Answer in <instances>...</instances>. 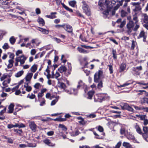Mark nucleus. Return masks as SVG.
Returning a JSON list of instances; mask_svg holds the SVG:
<instances>
[{
    "label": "nucleus",
    "instance_id": "1",
    "mask_svg": "<svg viewBox=\"0 0 148 148\" xmlns=\"http://www.w3.org/2000/svg\"><path fill=\"white\" fill-rule=\"evenodd\" d=\"M40 43V42L37 39H32L31 42L27 43V44L23 43L21 45V47H25L26 48H29V49L35 47V45L38 46Z\"/></svg>",
    "mask_w": 148,
    "mask_h": 148
},
{
    "label": "nucleus",
    "instance_id": "2",
    "mask_svg": "<svg viewBox=\"0 0 148 148\" xmlns=\"http://www.w3.org/2000/svg\"><path fill=\"white\" fill-rule=\"evenodd\" d=\"M10 76L6 74H4L0 77L1 81H3L2 84L4 88L8 86V84L10 83L11 79Z\"/></svg>",
    "mask_w": 148,
    "mask_h": 148
},
{
    "label": "nucleus",
    "instance_id": "3",
    "mask_svg": "<svg viewBox=\"0 0 148 148\" xmlns=\"http://www.w3.org/2000/svg\"><path fill=\"white\" fill-rule=\"evenodd\" d=\"M108 0H106L105 1V4L107 5V7L108 8V9L103 12V14L105 15L106 16H107L109 14V11L113 6V5L111 4V3H112V2H110L109 1H108ZM115 3V2L114 1H112V3L113 4H114Z\"/></svg>",
    "mask_w": 148,
    "mask_h": 148
},
{
    "label": "nucleus",
    "instance_id": "4",
    "mask_svg": "<svg viewBox=\"0 0 148 148\" xmlns=\"http://www.w3.org/2000/svg\"><path fill=\"white\" fill-rule=\"evenodd\" d=\"M83 5L82 6V9L84 12L88 16L90 15V11L88 5L85 1L82 2Z\"/></svg>",
    "mask_w": 148,
    "mask_h": 148
},
{
    "label": "nucleus",
    "instance_id": "5",
    "mask_svg": "<svg viewBox=\"0 0 148 148\" xmlns=\"http://www.w3.org/2000/svg\"><path fill=\"white\" fill-rule=\"evenodd\" d=\"M105 95L103 94H96L94 97V100L95 101L101 102L102 101L105 99Z\"/></svg>",
    "mask_w": 148,
    "mask_h": 148
},
{
    "label": "nucleus",
    "instance_id": "6",
    "mask_svg": "<svg viewBox=\"0 0 148 148\" xmlns=\"http://www.w3.org/2000/svg\"><path fill=\"white\" fill-rule=\"evenodd\" d=\"M103 72L101 70H99L95 74L94 76V81L95 82H98L100 77L102 76Z\"/></svg>",
    "mask_w": 148,
    "mask_h": 148
},
{
    "label": "nucleus",
    "instance_id": "7",
    "mask_svg": "<svg viewBox=\"0 0 148 148\" xmlns=\"http://www.w3.org/2000/svg\"><path fill=\"white\" fill-rule=\"evenodd\" d=\"M120 106L123 110L126 109L131 112H134V109L131 107L127 103H121Z\"/></svg>",
    "mask_w": 148,
    "mask_h": 148
},
{
    "label": "nucleus",
    "instance_id": "8",
    "mask_svg": "<svg viewBox=\"0 0 148 148\" xmlns=\"http://www.w3.org/2000/svg\"><path fill=\"white\" fill-rule=\"evenodd\" d=\"M16 58L17 59L16 60H18L20 62V65L23 64L27 59V58L23 55L16 57Z\"/></svg>",
    "mask_w": 148,
    "mask_h": 148
},
{
    "label": "nucleus",
    "instance_id": "9",
    "mask_svg": "<svg viewBox=\"0 0 148 148\" xmlns=\"http://www.w3.org/2000/svg\"><path fill=\"white\" fill-rule=\"evenodd\" d=\"M134 23L132 21H130L127 25V28L129 30V32H131L133 29Z\"/></svg>",
    "mask_w": 148,
    "mask_h": 148
},
{
    "label": "nucleus",
    "instance_id": "10",
    "mask_svg": "<svg viewBox=\"0 0 148 148\" xmlns=\"http://www.w3.org/2000/svg\"><path fill=\"white\" fill-rule=\"evenodd\" d=\"M21 148H24L27 147H35L36 146V145L35 144L28 143L27 144H21L19 145Z\"/></svg>",
    "mask_w": 148,
    "mask_h": 148
},
{
    "label": "nucleus",
    "instance_id": "11",
    "mask_svg": "<svg viewBox=\"0 0 148 148\" xmlns=\"http://www.w3.org/2000/svg\"><path fill=\"white\" fill-rule=\"evenodd\" d=\"M29 126L33 131L35 132L36 129V125L34 121H32L29 122Z\"/></svg>",
    "mask_w": 148,
    "mask_h": 148
},
{
    "label": "nucleus",
    "instance_id": "12",
    "mask_svg": "<svg viewBox=\"0 0 148 148\" xmlns=\"http://www.w3.org/2000/svg\"><path fill=\"white\" fill-rule=\"evenodd\" d=\"M64 91L65 92L69 94H74L75 95L77 93V90L74 88L71 89H65Z\"/></svg>",
    "mask_w": 148,
    "mask_h": 148
},
{
    "label": "nucleus",
    "instance_id": "13",
    "mask_svg": "<svg viewBox=\"0 0 148 148\" xmlns=\"http://www.w3.org/2000/svg\"><path fill=\"white\" fill-rule=\"evenodd\" d=\"M147 36V35L146 33L143 31H141L140 33L138 38H143V41L144 42L146 41V38Z\"/></svg>",
    "mask_w": 148,
    "mask_h": 148
},
{
    "label": "nucleus",
    "instance_id": "14",
    "mask_svg": "<svg viewBox=\"0 0 148 148\" xmlns=\"http://www.w3.org/2000/svg\"><path fill=\"white\" fill-rule=\"evenodd\" d=\"M43 141L44 143L49 146L53 147L55 145L54 143H51L50 140L47 138L43 140Z\"/></svg>",
    "mask_w": 148,
    "mask_h": 148
},
{
    "label": "nucleus",
    "instance_id": "15",
    "mask_svg": "<svg viewBox=\"0 0 148 148\" xmlns=\"http://www.w3.org/2000/svg\"><path fill=\"white\" fill-rule=\"evenodd\" d=\"M63 28L68 32H71L72 31V27L69 25H64Z\"/></svg>",
    "mask_w": 148,
    "mask_h": 148
},
{
    "label": "nucleus",
    "instance_id": "16",
    "mask_svg": "<svg viewBox=\"0 0 148 148\" xmlns=\"http://www.w3.org/2000/svg\"><path fill=\"white\" fill-rule=\"evenodd\" d=\"M58 87L61 89L64 90L66 88V86L64 83L62 82H58Z\"/></svg>",
    "mask_w": 148,
    "mask_h": 148
},
{
    "label": "nucleus",
    "instance_id": "17",
    "mask_svg": "<svg viewBox=\"0 0 148 148\" xmlns=\"http://www.w3.org/2000/svg\"><path fill=\"white\" fill-rule=\"evenodd\" d=\"M131 4L134 6H136L135 9L134 10V11L140 10H141V8L139 5V3L133 2Z\"/></svg>",
    "mask_w": 148,
    "mask_h": 148
},
{
    "label": "nucleus",
    "instance_id": "18",
    "mask_svg": "<svg viewBox=\"0 0 148 148\" xmlns=\"http://www.w3.org/2000/svg\"><path fill=\"white\" fill-rule=\"evenodd\" d=\"M122 145L124 148H134L132 145L127 142H124L122 144Z\"/></svg>",
    "mask_w": 148,
    "mask_h": 148
},
{
    "label": "nucleus",
    "instance_id": "19",
    "mask_svg": "<svg viewBox=\"0 0 148 148\" xmlns=\"http://www.w3.org/2000/svg\"><path fill=\"white\" fill-rule=\"evenodd\" d=\"M33 74L32 73L30 72L28 73L25 77V79L26 81H30L33 76Z\"/></svg>",
    "mask_w": 148,
    "mask_h": 148
},
{
    "label": "nucleus",
    "instance_id": "20",
    "mask_svg": "<svg viewBox=\"0 0 148 148\" xmlns=\"http://www.w3.org/2000/svg\"><path fill=\"white\" fill-rule=\"evenodd\" d=\"M142 17L143 21L145 23H148V15L146 14L143 13L142 14Z\"/></svg>",
    "mask_w": 148,
    "mask_h": 148
},
{
    "label": "nucleus",
    "instance_id": "21",
    "mask_svg": "<svg viewBox=\"0 0 148 148\" xmlns=\"http://www.w3.org/2000/svg\"><path fill=\"white\" fill-rule=\"evenodd\" d=\"M38 65L36 64H34L30 69V71L31 73H34L37 70L38 68Z\"/></svg>",
    "mask_w": 148,
    "mask_h": 148
},
{
    "label": "nucleus",
    "instance_id": "22",
    "mask_svg": "<svg viewBox=\"0 0 148 148\" xmlns=\"http://www.w3.org/2000/svg\"><path fill=\"white\" fill-rule=\"evenodd\" d=\"M38 29L43 34H47L49 33L48 30H47L45 29L39 27H38Z\"/></svg>",
    "mask_w": 148,
    "mask_h": 148
},
{
    "label": "nucleus",
    "instance_id": "23",
    "mask_svg": "<svg viewBox=\"0 0 148 148\" xmlns=\"http://www.w3.org/2000/svg\"><path fill=\"white\" fill-rule=\"evenodd\" d=\"M56 12H52L50 15H47L45 16L46 17L48 18L53 19L56 18V16L54 15L56 14Z\"/></svg>",
    "mask_w": 148,
    "mask_h": 148
},
{
    "label": "nucleus",
    "instance_id": "24",
    "mask_svg": "<svg viewBox=\"0 0 148 148\" xmlns=\"http://www.w3.org/2000/svg\"><path fill=\"white\" fill-rule=\"evenodd\" d=\"M53 72H52V78H55L57 79L58 82H59L60 81V79H58V77L60 76V75L59 73L58 72H56L55 74H53Z\"/></svg>",
    "mask_w": 148,
    "mask_h": 148
},
{
    "label": "nucleus",
    "instance_id": "25",
    "mask_svg": "<svg viewBox=\"0 0 148 148\" xmlns=\"http://www.w3.org/2000/svg\"><path fill=\"white\" fill-rule=\"evenodd\" d=\"M14 105L12 103L11 104L8 106V108L9 109L8 113H12L14 110Z\"/></svg>",
    "mask_w": 148,
    "mask_h": 148
},
{
    "label": "nucleus",
    "instance_id": "26",
    "mask_svg": "<svg viewBox=\"0 0 148 148\" xmlns=\"http://www.w3.org/2000/svg\"><path fill=\"white\" fill-rule=\"evenodd\" d=\"M29 37H26L25 38H21L20 39L19 42L18 43H20L21 42H23V43H25V44H26V43L29 41Z\"/></svg>",
    "mask_w": 148,
    "mask_h": 148
},
{
    "label": "nucleus",
    "instance_id": "27",
    "mask_svg": "<svg viewBox=\"0 0 148 148\" xmlns=\"http://www.w3.org/2000/svg\"><path fill=\"white\" fill-rule=\"evenodd\" d=\"M7 33V31L5 30H0V40L2 39L3 36L5 35Z\"/></svg>",
    "mask_w": 148,
    "mask_h": 148
},
{
    "label": "nucleus",
    "instance_id": "28",
    "mask_svg": "<svg viewBox=\"0 0 148 148\" xmlns=\"http://www.w3.org/2000/svg\"><path fill=\"white\" fill-rule=\"evenodd\" d=\"M14 62V60L12 59H10L8 60V64L7 65L8 68L10 69L12 67Z\"/></svg>",
    "mask_w": 148,
    "mask_h": 148
},
{
    "label": "nucleus",
    "instance_id": "29",
    "mask_svg": "<svg viewBox=\"0 0 148 148\" xmlns=\"http://www.w3.org/2000/svg\"><path fill=\"white\" fill-rule=\"evenodd\" d=\"M135 128L136 132L139 134H141L142 133V132L139 125L137 124H136L135 126Z\"/></svg>",
    "mask_w": 148,
    "mask_h": 148
},
{
    "label": "nucleus",
    "instance_id": "30",
    "mask_svg": "<svg viewBox=\"0 0 148 148\" xmlns=\"http://www.w3.org/2000/svg\"><path fill=\"white\" fill-rule=\"evenodd\" d=\"M95 93V92L93 90H91L88 93V96L87 98L88 99H92L93 95Z\"/></svg>",
    "mask_w": 148,
    "mask_h": 148
},
{
    "label": "nucleus",
    "instance_id": "31",
    "mask_svg": "<svg viewBox=\"0 0 148 148\" xmlns=\"http://www.w3.org/2000/svg\"><path fill=\"white\" fill-rule=\"evenodd\" d=\"M37 21L39 24L42 26H43L45 24V21L42 18H39Z\"/></svg>",
    "mask_w": 148,
    "mask_h": 148
},
{
    "label": "nucleus",
    "instance_id": "32",
    "mask_svg": "<svg viewBox=\"0 0 148 148\" xmlns=\"http://www.w3.org/2000/svg\"><path fill=\"white\" fill-rule=\"evenodd\" d=\"M66 68L64 66L60 67L58 69V71L61 73L66 72Z\"/></svg>",
    "mask_w": 148,
    "mask_h": 148
},
{
    "label": "nucleus",
    "instance_id": "33",
    "mask_svg": "<svg viewBox=\"0 0 148 148\" xmlns=\"http://www.w3.org/2000/svg\"><path fill=\"white\" fill-rule=\"evenodd\" d=\"M142 67L141 66H137L136 67H133L132 68V70L134 72H137V71H140L142 70Z\"/></svg>",
    "mask_w": 148,
    "mask_h": 148
},
{
    "label": "nucleus",
    "instance_id": "34",
    "mask_svg": "<svg viewBox=\"0 0 148 148\" xmlns=\"http://www.w3.org/2000/svg\"><path fill=\"white\" fill-rule=\"evenodd\" d=\"M24 88H25L27 92H29L32 90V88L31 86L28 85L27 83L24 85Z\"/></svg>",
    "mask_w": 148,
    "mask_h": 148
},
{
    "label": "nucleus",
    "instance_id": "35",
    "mask_svg": "<svg viewBox=\"0 0 148 148\" xmlns=\"http://www.w3.org/2000/svg\"><path fill=\"white\" fill-rule=\"evenodd\" d=\"M126 67V64H125L123 63L121 64L120 67V71L121 72L124 71Z\"/></svg>",
    "mask_w": 148,
    "mask_h": 148
},
{
    "label": "nucleus",
    "instance_id": "36",
    "mask_svg": "<svg viewBox=\"0 0 148 148\" xmlns=\"http://www.w3.org/2000/svg\"><path fill=\"white\" fill-rule=\"evenodd\" d=\"M79 133V132L78 130H76L75 132H70L71 135L72 136H75L78 135Z\"/></svg>",
    "mask_w": 148,
    "mask_h": 148
},
{
    "label": "nucleus",
    "instance_id": "37",
    "mask_svg": "<svg viewBox=\"0 0 148 148\" xmlns=\"http://www.w3.org/2000/svg\"><path fill=\"white\" fill-rule=\"evenodd\" d=\"M127 138L129 140H133L134 139V136L131 134L129 133L127 135Z\"/></svg>",
    "mask_w": 148,
    "mask_h": 148
},
{
    "label": "nucleus",
    "instance_id": "38",
    "mask_svg": "<svg viewBox=\"0 0 148 148\" xmlns=\"http://www.w3.org/2000/svg\"><path fill=\"white\" fill-rule=\"evenodd\" d=\"M62 5L63 7L66 10H67L68 11H69L70 12H73V10L69 8L68 7H67L65 5H64V3H62Z\"/></svg>",
    "mask_w": 148,
    "mask_h": 148
},
{
    "label": "nucleus",
    "instance_id": "39",
    "mask_svg": "<svg viewBox=\"0 0 148 148\" xmlns=\"http://www.w3.org/2000/svg\"><path fill=\"white\" fill-rule=\"evenodd\" d=\"M59 127L62 129V130L64 131H66L67 130L66 127L62 124H60L59 125Z\"/></svg>",
    "mask_w": 148,
    "mask_h": 148
},
{
    "label": "nucleus",
    "instance_id": "40",
    "mask_svg": "<svg viewBox=\"0 0 148 148\" xmlns=\"http://www.w3.org/2000/svg\"><path fill=\"white\" fill-rule=\"evenodd\" d=\"M25 127V125L22 123H21L20 124L17 123L14 125V127H18L19 128H20L21 127Z\"/></svg>",
    "mask_w": 148,
    "mask_h": 148
},
{
    "label": "nucleus",
    "instance_id": "41",
    "mask_svg": "<svg viewBox=\"0 0 148 148\" xmlns=\"http://www.w3.org/2000/svg\"><path fill=\"white\" fill-rule=\"evenodd\" d=\"M76 3L75 1H72L69 2V5L71 6L74 7Z\"/></svg>",
    "mask_w": 148,
    "mask_h": 148
},
{
    "label": "nucleus",
    "instance_id": "42",
    "mask_svg": "<svg viewBox=\"0 0 148 148\" xmlns=\"http://www.w3.org/2000/svg\"><path fill=\"white\" fill-rule=\"evenodd\" d=\"M143 136L144 139L147 142H148V133H143Z\"/></svg>",
    "mask_w": 148,
    "mask_h": 148
},
{
    "label": "nucleus",
    "instance_id": "43",
    "mask_svg": "<svg viewBox=\"0 0 148 148\" xmlns=\"http://www.w3.org/2000/svg\"><path fill=\"white\" fill-rule=\"evenodd\" d=\"M128 13L123 10H122L121 12V16L124 17L126 16L128 14Z\"/></svg>",
    "mask_w": 148,
    "mask_h": 148
},
{
    "label": "nucleus",
    "instance_id": "44",
    "mask_svg": "<svg viewBox=\"0 0 148 148\" xmlns=\"http://www.w3.org/2000/svg\"><path fill=\"white\" fill-rule=\"evenodd\" d=\"M15 41L16 40L13 36L11 37L10 39V41L11 44L12 45L14 44Z\"/></svg>",
    "mask_w": 148,
    "mask_h": 148
},
{
    "label": "nucleus",
    "instance_id": "45",
    "mask_svg": "<svg viewBox=\"0 0 148 148\" xmlns=\"http://www.w3.org/2000/svg\"><path fill=\"white\" fill-rule=\"evenodd\" d=\"M24 71H21L18 72L16 74V75L17 77H19L21 76L23 73Z\"/></svg>",
    "mask_w": 148,
    "mask_h": 148
},
{
    "label": "nucleus",
    "instance_id": "46",
    "mask_svg": "<svg viewBox=\"0 0 148 148\" xmlns=\"http://www.w3.org/2000/svg\"><path fill=\"white\" fill-rule=\"evenodd\" d=\"M137 84L140 85V86H147L148 85V82L147 83H145L143 81H142L140 82H137Z\"/></svg>",
    "mask_w": 148,
    "mask_h": 148
},
{
    "label": "nucleus",
    "instance_id": "47",
    "mask_svg": "<svg viewBox=\"0 0 148 148\" xmlns=\"http://www.w3.org/2000/svg\"><path fill=\"white\" fill-rule=\"evenodd\" d=\"M84 84L83 83L82 81L81 80H80L78 82V85L77 86V88H79L80 86H82Z\"/></svg>",
    "mask_w": 148,
    "mask_h": 148
},
{
    "label": "nucleus",
    "instance_id": "48",
    "mask_svg": "<svg viewBox=\"0 0 148 148\" xmlns=\"http://www.w3.org/2000/svg\"><path fill=\"white\" fill-rule=\"evenodd\" d=\"M41 85L39 83H36L34 86V87L36 89H39L41 87Z\"/></svg>",
    "mask_w": 148,
    "mask_h": 148
},
{
    "label": "nucleus",
    "instance_id": "49",
    "mask_svg": "<svg viewBox=\"0 0 148 148\" xmlns=\"http://www.w3.org/2000/svg\"><path fill=\"white\" fill-rule=\"evenodd\" d=\"M35 97V95L33 94H31V95L28 94L27 96V98H29L31 99H34Z\"/></svg>",
    "mask_w": 148,
    "mask_h": 148
},
{
    "label": "nucleus",
    "instance_id": "50",
    "mask_svg": "<svg viewBox=\"0 0 148 148\" xmlns=\"http://www.w3.org/2000/svg\"><path fill=\"white\" fill-rule=\"evenodd\" d=\"M132 106H133L136 110H142V107H138L134 105H132Z\"/></svg>",
    "mask_w": 148,
    "mask_h": 148
},
{
    "label": "nucleus",
    "instance_id": "51",
    "mask_svg": "<svg viewBox=\"0 0 148 148\" xmlns=\"http://www.w3.org/2000/svg\"><path fill=\"white\" fill-rule=\"evenodd\" d=\"M120 133L121 134H125L126 135V132H125V130L123 128H122L120 130Z\"/></svg>",
    "mask_w": 148,
    "mask_h": 148
},
{
    "label": "nucleus",
    "instance_id": "52",
    "mask_svg": "<svg viewBox=\"0 0 148 148\" xmlns=\"http://www.w3.org/2000/svg\"><path fill=\"white\" fill-rule=\"evenodd\" d=\"M136 45V42H135V41H134V40H132V45H131V49H134V47Z\"/></svg>",
    "mask_w": 148,
    "mask_h": 148
},
{
    "label": "nucleus",
    "instance_id": "53",
    "mask_svg": "<svg viewBox=\"0 0 148 148\" xmlns=\"http://www.w3.org/2000/svg\"><path fill=\"white\" fill-rule=\"evenodd\" d=\"M9 48L8 44L7 43H5L3 46V48L4 49H6Z\"/></svg>",
    "mask_w": 148,
    "mask_h": 148
},
{
    "label": "nucleus",
    "instance_id": "54",
    "mask_svg": "<svg viewBox=\"0 0 148 148\" xmlns=\"http://www.w3.org/2000/svg\"><path fill=\"white\" fill-rule=\"evenodd\" d=\"M54 134V132L53 131H51L47 132V134L48 136H53Z\"/></svg>",
    "mask_w": 148,
    "mask_h": 148
},
{
    "label": "nucleus",
    "instance_id": "55",
    "mask_svg": "<svg viewBox=\"0 0 148 148\" xmlns=\"http://www.w3.org/2000/svg\"><path fill=\"white\" fill-rule=\"evenodd\" d=\"M103 87V83L102 81H100L97 85V87L98 88L100 89Z\"/></svg>",
    "mask_w": 148,
    "mask_h": 148
},
{
    "label": "nucleus",
    "instance_id": "56",
    "mask_svg": "<svg viewBox=\"0 0 148 148\" xmlns=\"http://www.w3.org/2000/svg\"><path fill=\"white\" fill-rule=\"evenodd\" d=\"M133 20L134 21H135V23H138V17H137L135 15H134L133 16Z\"/></svg>",
    "mask_w": 148,
    "mask_h": 148
},
{
    "label": "nucleus",
    "instance_id": "57",
    "mask_svg": "<svg viewBox=\"0 0 148 148\" xmlns=\"http://www.w3.org/2000/svg\"><path fill=\"white\" fill-rule=\"evenodd\" d=\"M36 51L35 49H32L30 51V54L32 55H34L36 53Z\"/></svg>",
    "mask_w": 148,
    "mask_h": 148
},
{
    "label": "nucleus",
    "instance_id": "58",
    "mask_svg": "<svg viewBox=\"0 0 148 148\" xmlns=\"http://www.w3.org/2000/svg\"><path fill=\"white\" fill-rule=\"evenodd\" d=\"M143 130L144 132V133H148V127H143Z\"/></svg>",
    "mask_w": 148,
    "mask_h": 148
},
{
    "label": "nucleus",
    "instance_id": "59",
    "mask_svg": "<svg viewBox=\"0 0 148 148\" xmlns=\"http://www.w3.org/2000/svg\"><path fill=\"white\" fill-rule=\"evenodd\" d=\"M121 144V142L119 141L116 145L115 148H119Z\"/></svg>",
    "mask_w": 148,
    "mask_h": 148
},
{
    "label": "nucleus",
    "instance_id": "60",
    "mask_svg": "<svg viewBox=\"0 0 148 148\" xmlns=\"http://www.w3.org/2000/svg\"><path fill=\"white\" fill-rule=\"evenodd\" d=\"M14 55L13 53H10V55L9 56V58H11L10 59H13L14 58Z\"/></svg>",
    "mask_w": 148,
    "mask_h": 148
},
{
    "label": "nucleus",
    "instance_id": "61",
    "mask_svg": "<svg viewBox=\"0 0 148 148\" xmlns=\"http://www.w3.org/2000/svg\"><path fill=\"white\" fill-rule=\"evenodd\" d=\"M135 24H136V26H135L134 27H133V30L134 31H136L139 28V25L138 24V23Z\"/></svg>",
    "mask_w": 148,
    "mask_h": 148
},
{
    "label": "nucleus",
    "instance_id": "62",
    "mask_svg": "<svg viewBox=\"0 0 148 148\" xmlns=\"http://www.w3.org/2000/svg\"><path fill=\"white\" fill-rule=\"evenodd\" d=\"M42 101L40 102V106H42L45 104V99L44 98H42Z\"/></svg>",
    "mask_w": 148,
    "mask_h": 148
},
{
    "label": "nucleus",
    "instance_id": "63",
    "mask_svg": "<svg viewBox=\"0 0 148 148\" xmlns=\"http://www.w3.org/2000/svg\"><path fill=\"white\" fill-rule=\"evenodd\" d=\"M22 53V51L21 50H18L16 53V56H18L20 54Z\"/></svg>",
    "mask_w": 148,
    "mask_h": 148
},
{
    "label": "nucleus",
    "instance_id": "64",
    "mask_svg": "<svg viewBox=\"0 0 148 148\" xmlns=\"http://www.w3.org/2000/svg\"><path fill=\"white\" fill-rule=\"evenodd\" d=\"M97 129L100 132H102L103 130V129L102 127L100 126H99L97 127Z\"/></svg>",
    "mask_w": 148,
    "mask_h": 148
}]
</instances>
